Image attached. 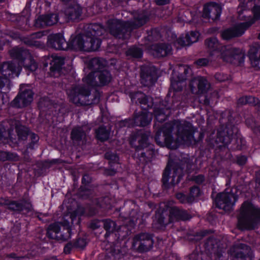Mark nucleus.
Segmentation results:
<instances>
[{"mask_svg":"<svg viewBox=\"0 0 260 260\" xmlns=\"http://www.w3.org/2000/svg\"><path fill=\"white\" fill-rule=\"evenodd\" d=\"M152 114L146 111L135 114L134 119L123 121L120 125L131 127L134 126H145L148 125L152 120Z\"/></svg>","mask_w":260,"mask_h":260,"instance_id":"4468645a","label":"nucleus"},{"mask_svg":"<svg viewBox=\"0 0 260 260\" xmlns=\"http://www.w3.org/2000/svg\"><path fill=\"white\" fill-rule=\"evenodd\" d=\"M191 164L187 160H181L169 164L162 174V181L164 185L168 186L170 183L172 185L178 184L184 171L188 170Z\"/></svg>","mask_w":260,"mask_h":260,"instance_id":"0eeeda50","label":"nucleus"},{"mask_svg":"<svg viewBox=\"0 0 260 260\" xmlns=\"http://www.w3.org/2000/svg\"><path fill=\"white\" fill-rule=\"evenodd\" d=\"M33 92L29 89H25L23 86L20 87V92L12 102L13 107L21 108L30 104L33 100Z\"/></svg>","mask_w":260,"mask_h":260,"instance_id":"dca6fc26","label":"nucleus"},{"mask_svg":"<svg viewBox=\"0 0 260 260\" xmlns=\"http://www.w3.org/2000/svg\"><path fill=\"white\" fill-rule=\"evenodd\" d=\"M10 84V81L8 78L0 77V90L4 89L5 91L9 90L11 87Z\"/></svg>","mask_w":260,"mask_h":260,"instance_id":"09e8293b","label":"nucleus"},{"mask_svg":"<svg viewBox=\"0 0 260 260\" xmlns=\"http://www.w3.org/2000/svg\"><path fill=\"white\" fill-rule=\"evenodd\" d=\"M215 78L219 82H224L228 80V76L226 75L217 73L215 75Z\"/></svg>","mask_w":260,"mask_h":260,"instance_id":"13d9d810","label":"nucleus"},{"mask_svg":"<svg viewBox=\"0 0 260 260\" xmlns=\"http://www.w3.org/2000/svg\"><path fill=\"white\" fill-rule=\"evenodd\" d=\"M149 136V132L144 131H139L132 135L131 144L135 147L137 152L148 147V139Z\"/></svg>","mask_w":260,"mask_h":260,"instance_id":"aec40b11","label":"nucleus"},{"mask_svg":"<svg viewBox=\"0 0 260 260\" xmlns=\"http://www.w3.org/2000/svg\"><path fill=\"white\" fill-rule=\"evenodd\" d=\"M0 71L6 78L10 77L13 74H15L17 76H18V73L16 72V66L14 63L11 61L4 62L0 66Z\"/></svg>","mask_w":260,"mask_h":260,"instance_id":"72a5a7b5","label":"nucleus"},{"mask_svg":"<svg viewBox=\"0 0 260 260\" xmlns=\"http://www.w3.org/2000/svg\"><path fill=\"white\" fill-rule=\"evenodd\" d=\"M192 180L197 183H202L205 180V177L203 175H199L192 177Z\"/></svg>","mask_w":260,"mask_h":260,"instance_id":"680f3d73","label":"nucleus"},{"mask_svg":"<svg viewBox=\"0 0 260 260\" xmlns=\"http://www.w3.org/2000/svg\"><path fill=\"white\" fill-rule=\"evenodd\" d=\"M190 260H203L202 253H192L189 256Z\"/></svg>","mask_w":260,"mask_h":260,"instance_id":"052dcab7","label":"nucleus"},{"mask_svg":"<svg viewBox=\"0 0 260 260\" xmlns=\"http://www.w3.org/2000/svg\"><path fill=\"white\" fill-rule=\"evenodd\" d=\"M48 46L56 50H65L68 44L60 34L49 35L48 37Z\"/></svg>","mask_w":260,"mask_h":260,"instance_id":"393cba45","label":"nucleus"},{"mask_svg":"<svg viewBox=\"0 0 260 260\" xmlns=\"http://www.w3.org/2000/svg\"><path fill=\"white\" fill-rule=\"evenodd\" d=\"M21 41L25 44L29 46H38L40 45V42L34 40L31 35L27 37H22L21 38Z\"/></svg>","mask_w":260,"mask_h":260,"instance_id":"49530a36","label":"nucleus"},{"mask_svg":"<svg viewBox=\"0 0 260 260\" xmlns=\"http://www.w3.org/2000/svg\"><path fill=\"white\" fill-rule=\"evenodd\" d=\"M178 105L175 106L173 100L169 101L165 99L160 103L159 107L155 108L154 111V114L156 120L159 122L164 121L168 116L170 114V110H175L177 109Z\"/></svg>","mask_w":260,"mask_h":260,"instance_id":"2eb2a0df","label":"nucleus"},{"mask_svg":"<svg viewBox=\"0 0 260 260\" xmlns=\"http://www.w3.org/2000/svg\"><path fill=\"white\" fill-rule=\"evenodd\" d=\"M76 218V214L75 212H71L70 215H67L64 217V221L62 225L66 227V229H70V223H73L74 219Z\"/></svg>","mask_w":260,"mask_h":260,"instance_id":"a18cd8bd","label":"nucleus"},{"mask_svg":"<svg viewBox=\"0 0 260 260\" xmlns=\"http://www.w3.org/2000/svg\"><path fill=\"white\" fill-rule=\"evenodd\" d=\"M260 222V209L250 203L245 202L240 208L238 227L240 230H250Z\"/></svg>","mask_w":260,"mask_h":260,"instance_id":"423d86ee","label":"nucleus"},{"mask_svg":"<svg viewBox=\"0 0 260 260\" xmlns=\"http://www.w3.org/2000/svg\"><path fill=\"white\" fill-rule=\"evenodd\" d=\"M247 6L244 2H241L237 8L238 19L244 21L234 26L227 28L221 32V36L223 40H229L234 38L241 36L252 24L260 19V5L254 6L252 9L253 16L243 15L244 11H246Z\"/></svg>","mask_w":260,"mask_h":260,"instance_id":"20e7f679","label":"nucleus"},{"mask_svg":"<svg viewBox=\"0 0 260 260\" xmlns=\"http://www.w3.org/2000/svg\"><path fill=\"white\" fill-rule=\"evenodd\" d=\"M210 83L204 77L198 76L193 78L190 82L189 86L192 93L203 94L207 92L210 88Z\"/></svg>","mask_w":260,"mask_h":260,"instance_id":"412c9836","label":"nucleus"},{"mask_svg":"<svg viewBox=\"0 0 260 260\" xmlns=\"http://www.w3.org/2000/svg\"><path fill=\"white\" fill-rule=\"evenodd\" d=\"M248 55L251 66L256 69H260V46L256 44L252 45Z\"/></svg>","mask_w":260,"mask_h":260,"instance_id":"7c9ffc66","label":"nucleus"},{"mask_svg":"<svg viewBox=\"0 0 260 260\" xmlns=\"http://www.w3.org/2000/svg\"><path fill=\"white\" fill-rule=\"evenodd\" d=\"M143 150V151H141L140 153L139 152H137V158L139 160L138 162L140 164L145 165L151 160L154 154V151L152 148L151 149L150 148H146L145 151L144 149Z\"/></svg>","mask_w":260,"mask_h":260,"instance_id":"e433bc0d","label":"nucleus"},{"mask_svg":"<svg viewBox=\"0 0 260 260\" xmlns=\"http://www.w3.org/2000/svg\"><path fill=\"white\" fill-rule=\"evenodd\" d=\"M177 199L183 204L185 203H192L191 202L189 201V197L184 194L182 193H178L176 195Z\"/></svg>","mask_w":260,"mask_h":260,"instance_id":"603ef678","label":"nucleus"},{"mask_svg":"<svg viewBox=\"0 0 260 260\" xmlns=\"http://www.w3.org/2000/svg\"><path fill=\"white\" fill-rule=\"evenodd\" d=\"M221 12V9L219 5L215 3H209L204 5L203 17L215 20L219 18Z\"/></svg>","mask_w":260,"mask_h":260,"instance_id":"5701e85b","label":"nucleus"},{"mask_svg":"<svg viewBox=\"0 0 260 260\" xmlns=\"http://www.w3.org/2000/svg\"><path fill=\"white\" fill-rule=\"evenodd\" d=\"M15 125L16 131L19 139L21 140H26L29 133L28 128L22 125H18L16 122Z\"/></svg>","mask_w":260,"mask_h":260,"instance_id":"79ce46f5","label":"nucleus"},{"mask_svg":"<svg viewBox=\"0 0 260 260\" xmlns=\"http://www.w3.org/2000/svg\"><path fill=\"white\" fill-rule=\"evenodd\" d=\"M170 213L173 222L179 220H189L191 218V216L187 211L177 207H171L170 209Z\"/></svg>","mask_w":260,"mask_h":260,"instance_id":"2f4dec72","label":"nucleus"},{"mask_svg":"<svg viewBox=\"0 0 260 260\" xmlns=\"http://www.w3.org/2000/svg\"><path fill=\"white\" fill-rule=\"evenodd\" d=\"M96 138L101 141H105L109 138L110 131L104 126H101L95 131Z\"/></svg>","mask_w":260,"mask_h":260,"instance_id":"58836bf2","label":"nucleus"},{"mask_svg":"<svg viewBox=\"0 0 260 260\" xmlns=\"http://www.w3.org/2000/svg\"><path fill=\"white\" fill-rule=\"evenodd\" d=\"M58 20L56 14L40 15L36 20L35 25L37 28H43L56 24Z\"/></svg>","mask_w":260,"mask_h":260,"instance_id":"a878e982","label":"nucleus"},{"mask_svg":"<svg viewBox=\"0 0 260 260\" xmlns=\"http://www.w3.org/2000/svg\"><path fill=\"white\" fill-rule=\"evenodd\" d=\"M107 61L101 58H94L90 61V66L95 71H101L107 65Z\"/></svg>","mask_w":260,"mask_h":260,"instance_id":"ea45409f","label":"nucleus"},{"mask_svg":"<svg viewBox=\"0 0 260 260\" xmlns=\"http://www.w3.org/2000/svg\"><path fill=\"white\" fill-rule=\"evenodd\" d=\"M131 99L132 100L135 101L136 103L138 102L142 108L145 111L153 105L152 98L148 97L141 92H137L132 95Z\"/></svg>","mask_w":260,"mask_h":260,"instance_id":"c85d7f7f","label":"nucleus"},{"mask_svg":"<svg viewBox=\"0 0 260 260\" xmlns=\"http://www.w3.org/2000/svg\"><path fill=\"white\" fill-rule=\"evenodd\" d=\"M199 37V33L195 31H191L185 35V37H180L177 41L176 43L180 46H185L191 45V44L197 42Z\"/></svg>","mask_w":260,"mask_h":260,"instance_id":"473e14b6","label":"nucleus"},{"mask_svg":"<svg viewBox=\"0 0 260 260\" xmlns=\"http://www.w3.org/2000/svg\"><path fill=\"white\" fill-rule=\"evenodd\" d=\"M60 223L58 222L50 224L47 230V236L51 239L58 241H65L68 240L71 236L70 229H66V232L63 234L60 232Z\"/></svg>","mask_w":260,"mask_h":260,"instance_id":"f3484780","label":"nucleus"},{"mask_svg":"<svg viewBox=\"0 0 260 260\" xmlns=\"http://www.w3.org/2000/svg\"><path fill=\"white\" fill-rule=\"evenodd\" d=\"M91 178L88 175H84L83 176L82 182L85 185L89 184L91 182Z\"/></svg>","mask_w":260,"mask_h":260,"instance_id":"338daca9","label":"nucleus"},{"mask_svg":"<svg viewBox=\"0 0 260 260\" xmlns=\"http://www.w3.org/2000/svg\"><path fill=\"white\" fill-rule=\"evenodd\" d=\"M101 226L100 221L98 220L92 221L89 224V227L92 230H95Z\"/></svg>","mask_w":260,"mask_h":260,"instance_id":"e2e57ef3","label":"nucleus"},{"mask_svg":"<svg viewBox=\"0 0 260 260\" xmlns=\"http://www.w3.org/2000/svg\"><path fill=\"white\" fill-rule=\"evenodd\" d=\"M105 157L106 159L110 160V162H117L119 160L117 155L115 153L111 151L107 152L105 154Z\"/></svg>","mask_w":260,"mask_h":260,"instance_id":"3c124183","label":"nucleus"},{"mask_svg":"<svg viewBox=\"0 0 260 260\" xmlns=\"http://www.w3.org/2000/svg\"><path fill=\"white\" fill-rule=\"evenodd\" d=\"M112 76L107 70L98 71L89 73L84 82L92 86H104L110 82Z\"/></svg>","mask_w":260,"mask_h":260,"instance_id":"f8f14e48","label":"nucleus"},{"mask_svg":"<svg viewBox=\"0 0 260 260\" xmlns=\"http://www.w3.org/2000/svg\"><path fill=\"white\" fill-rule=\"evenodd\" d=\"M233 260H251L252 251L249 246L244 244L234 245L230 250Z\"/></svg>","mask_w":260,"mask_h":260,"instance_id":"6ab92c4d","label":"nucleus"},{"mask_svg":"<svg viewBox=\"0 0 260 260\" xmlns=\"http://www.w3.org/2000/svg\"><path fill=\"white\" fill-rule=\"evenodd\" d=\"M87 127L85 126L74 127L71 132V139L75 144H83L87 141Z\"/></svg>","mask_w":260,"mask_h":260,"instance_id":"bb28decb","label":"nucleus"},{"mask_svg":"<svg viewBox=\"0 0 260 260\" xmlns=\"http://www.w3.org/2000/svg\"><path fill=\"white\" fill-rule=\"evenodd\" d=\"M31 35L32 36V38H34V40H35L37 39L41 38L44 35H45V31H41L36 32L31 34Z\"/></svg>","mask_w":260,"mask_h":260,"instance_id":"0e129e2a","label":"nucleus"},{"mask_svg":"<svg viewBox=\"0 0 260 260\" xmlns=\"http://www.w3.org/2000/svg\"><path fill=\"white\" fill-rule=\"evenodd\" d=\"M181 83L180 81L171 80V87L175 91H180L182 89Z\"/></svg>","mask_w":260,"mask_h":260,"instance_id":"4d7b16f0","label":"nucleus"},{"mask_svg":"<svg viewBox=\"0 0 260 260\" xmlns=\"http://www.w3.org/2000/svg\"><path fill=\"white\" fill-rule=\"evenodd\" d=\"M106 24L109 33L116 38L124 40L128 38L131 35L132 30L127 21L110 19L107 20Z\"/></svg>","mask_w":260,"mask_h":260,"instance_id":"6e6552de","label":"nucleus"},{"mask_svg":"<svg viewBox=\"0 0 260 260\" xmlns=\"http://www.w3.org/2000/svg\"><path fill=\"white\" fill-rule=\"evenodd\" d=\"M238 196L230 189L217 194L215 200L216 207L225 211H230L233 208Z\"/></svg>","mask_w":260,"mask_h":260,"instance_id":"9b49d317","label":"nucleus"},{"mask_svg":"<svg viewBox=\"0 0 260 260\" xmlns=\"http://www.w3.org/2000/svg\"><path fill=\"white\" fill-rule=\"evenodd\" d=\"M0 205L6 206L9 210L17 213L22 212L23 213H27L31 208L30 203L24 200H4L0 202Z\"/></svg>","mask_w":260,"mask_h":260,"instance_id":"a211bd4d","label":"nucleus"},{"mask_svg":"<svg viewBox=\"0 0 260 260\" xmlns=\"http://www.w3.org/2000/svg\"><path fill=\"white\" fill-rule=\"evenodd\" d=\"M82 13V8L78 5H74L68 7L66 10V14L68 18L72 20L80 18Z\"/></svg>","mask_w":260,"mask_h":260,"instance_id":"c9c22d12","label":"nucleus"},{"mask_svg":"<svg viewBox=\"0 0 260 260\" xmlns=\"http://www.w3.org/2000/svg\"><path fill=\"white\" fill-rule=\"evenodd\" d=\"M150 51L154 56L160 58L170 54L172 47L171 45L166 43L155 44L151 46Z\"/></svg>","mask_w":260,"mask_h":260,"instance_id":"cd10ccee","label":"nucleus"},{"mask_svg":"<svg viewBox=\"0 0 260 260\" xmlns=\"http://www.w3.org/2000/svg\"><path fill=\"white\" fill-rule=\"evenodd\" d=\"M154 240L152 235L148 233L138 234L133 238L132 248L140 253L150 251L153 247Z\"/></svg>","mask_w":260,"mask_h":260,"instance_id":"9d476101","label":"nucleus"},{"mask_svg":"<svg viewBox=\"0 0 260 260\" xmlns=\"http://www.w3.org/2000/svg\"><path fill=\"white\" fill-rule=\"evenodd\" d=\"M133 20L127 21L132 31L134 29L143 26L149 20V16L147 13L144 11L134 12L133 13Z\"/></svg>","mask_w":260,"mask_h":260,"instance_id":"b1692460","label":"nucleus"},{"mask_svg":"<svg viewBox=\"0 0 260 260\" xmlns=\"http://www.w3.org/2000/svg\"><path fill=\"white\" fill-rule=\"evenodd\" d=\"M30 138L31 139V143L28 145V148H29L30 149L34 148V145L39 140V137L37 135L31 133L30 134Z\"/></svg>","mask_w":260,"mask_h":260,"instance_id":"6e6d98bb","label":"nucleus"},{"mask_svg":"<svg viewBox=\"0 0 260 260\" xmlns=\"http://www.w3.org/2000/svg\"><path fill=\"white\" fill-rule=\"evenodd\" d=\"M143 51L141 49L137 47H132L126 52L127 56L134 58H141L142 56Z\"/></svg>","mask_w":260,"mask_h":260,"instance_id":"c03bdc74","label":"nucleus"},{"mask_svg":"<svg viewBox=\"0 0 260 260\" xmlns=\"http://www.w3.org/2000/svg\"><path fill=\"white\" fill-rule=\"evenodd\" d=\"M200 194V190L198 187L194 186L191 187L189 194L188 195L189 197V201L192 203L195 198L199 197Z\"/></svg>","mask_w":260,"mask_h":260,"instance_id":"de8ad7c7","label":"nucleus"},{"mask_svg":"<svg viewBox=\"0 0 260 260\" xmlns=\"http://www.w3.org/2000/svg\"><path fill=\"white\" fill-rule=\"evenodd\" d=\"M155 224H157V228H160L172 223V219L171 214L167 213L165 210H157L155 214Z\"/></svg>","mask_w":260,"mask_h":260,"instance_id":"c756f323","label":"nucleus"},{"mask_svg":"<svg viewBox=\"0 0 260 260\" xmlns=\"http://www.w3.org/2000/svg\"><path fill=\"white\" fill-rule=\"evenodd\" d=\"M156 80V73L154 68L144 67L141 69V83L144 86L152 85Z\"/></svg>","mask_w":260,"mask_h":260,"instance_id":"4be33fe9","label":"nucleus"},{"mask_svg":"<svg viewBox=\"0 0 260 260\" xmlns=\"http://www.w3.org/2000/svg\"><path fill=\"white\" fill-rule=\"evenodd\" d=\"M8 102L9 99L7 95L0 92V109H1L4 105L7 104Z\"/></svg>","mask_w":260,"mask_h":260,"instance_id":"bf43d9fd","label":"nucleus"},{"mask_svg":"<svg viewBox=\"0 0 260 260\" xmlns=\"http://www.w3.org/2000/svg\"><path fill=\"white\" fill-rule=\"evenodd\" d=\"M105 32V29L101 24H89L85 34L78 35L72 40V47L75 49L83 51H96L101 44V40L99 37L102 36Z\"/></svg>","mask_w":260,"mask_h":260,"instance_id":"7ed1b4c3","label":"nucleus"},{"mask_svg":"<svg viewBox=\"0 0 260 260\" xmlns=\"http://www.w3.org/2000/svg\"><path fill=\"white\" fill-rule=\"evenodd\" d=\"M247 161V158L245 156H239L237 157V163L240 165H244Z\"/></svg>","mask_w":260,"mask_h":260,"instance_id":"69168bd1","label":"nucleus"},{"mask_svg":"<svg viewBox=\"0 0 260 260\" xmlns=\"http://www.w3.org/2000/svg\"><path fill=\"white\" fill-rule=\"evenodd\" d=\"M205 44L214 60L221 58L224 61L231 63H241L244 61L245 53L242 50L230 45L221 46L216 38L206 39Z\"/></svg>","mask_w":260,"mask_h":260,"instance_id":"f03ea898","label":"nucleus"},{"mask_svg":"<svg viewBox=\"0 0 260 260\" xmlns=\"http://www.w3.org/2000/svg\"><path fill=\"white\" fill-rule=\"evenodd\" d=\"M197 132V129L191 123L176 121L173 125L167 123L159 128L156 133L155 140L158 145L175 149L180 144L189 145L201 140L203 136L201 133H199L198 138L194 137V135Z\"/></svg>","mask_w":260,"mask_h":260,"instance_id":"f257e3e1","label":"nucleus"},{"mask_svg":"<svg viewBox=\"0 0 260 260\" xmlns=\"http://www.w3.org/2000/svg\"><path fill=\"white\" fill-rule=\"evenodd\" d=\"M70 101L76 105H90L98 104L100 94L95 91L91 93L89 89L82 85L73 86L67 91Z\"/></svg>","mask_w":260,"mask_h":260,"instance_id":"39448f33","label":"nucleus"},{"mask_svg":"<svg viewBox=\"0 0 260 260\" xmlns=\"http://www.w3.org/2000/svg\"><path fill=\"white\" fill-rule=\"evenodd\" d=\"M106 250L108 254H111L115 258H119L120 255V246L118 244L108 243L106 245Z\"/></svg>","mask_w":260,"mask_h":260,"instance_id":"a19ab883","label":"nucleus"},{"mask_svg":"<svg viewBox=\"0 0 260 260\" xmlns=\"http://www.w3.org/2000/svg\"><path fill=\"white\" fill-rule=\"evenodd\" d=\"M74 247V244L73 245L71 243H69L67 244V245L65 246L64 248V252L66 253H69L71 251V249L72 247Z\"/></svg>","mask_w":260,"mask_h":260,"instance_id":"774afa93","label":"nucleus"},{"mask_svg":"<svg viewBox=\"0 0 260 260\" xmlns=\"http://www.w3.org/2000/svg\"><path fill=\"white\" fill-rule=\"evenodd\" d=\"M18 160V156L14 153L7 151H0V161L7 160L16 161Z\"/></svg>","mask_w":260,"mask_h":260,"instance_id":"37998d69","label":"nucleus"},{"mask_svg":"<svg viewBox=\"0 0 260 260\" xmlns=\"http://www.w3.org/2000/svg\"><path fill=\"white\" fill-rule=\"evenodd\" d=\"M228 117L230 123H228L225 126L223 125L221 126L218 129L215 140V142L217 144H229L233 139L236 137L238 133V128L231 123L233 118L232 117V113L230 111L228 112Z\"/></svg>","mask_w":260,"mask_h":260,"instance_id":"1a4fd4ad","label":"nucleus"},{"mask_svg":"<svg viewBox=\"0 0 260 260\" xmlns=\"http://www.w3.org/2000/svg\"><path fill=\"white\" fill-rule=\"evenodd\" d=\"M11 57L21 61H25L24 66L31 72L35 71L38 68V64L31 56L30 53L26 49L22 48L15 47L9 51Z\"/></svg>","mask_w":260,"mask_h":260,"instance_id":"ddd939ff","label":"nucleus"},{"mask_svg":"<svg viewBox=\"0 0 260 260\" xmlns=\"http://www.w3.org/2000/svg\"><path fill=\"white\" fill-rule=\"evenodd\" d=\"M87 243V239L85 237L79 238L74 243L75 247L80 249H83Z\"/></svg>","mask_w":260,"mask_h":260,"instance_id":"8fccbe9b","label":"nucleus"},{"mask_svg":"<svg viewBox=\"0 0 260 260\" xmlns=\"http://www.w3.org/2000/svg\"><path fill=\"white\" fill-rule=\"evenodd\" d=\"M209 60L206 58H202L197 60L194 63L199 67L206 66L209 63Z\"/></svg>","mask_w":260,"mask_h":260,"instance_id":"5fc2aeb1","label":"nucleus"},{"mask_svg":"<svg viewBox=\"0 0 260 260\" xmlns=\"http://www.w3.org/2000/svg\"><path fill=\"white\" fill-rule=\"evenodd\" d=\"M246 104H248L251 106H255L256 104H257V106L260 107V102H258V99L252 96H246Z\"/></svg>","mask_w":260,"mask_h":260,"instance_id":"864d4df0","label":"nucleus"},{"mask_svg":"<svg viewBox=\"0 0 260 260\" xmlns=\"http://www.w3.org/2000/svg\"><path fill=\"white\" fill-rule=\"evenodd\" d=\"M64 58L61 56H55L51 63L50 71L59 73L64 63Z\"/></svg>","mask_w":260,"mask_h":260,"instance_id":"4c0bfd02","label":"nucleus"},{"mask_svg":"<svg viewBox=\"0 0 260 260\" xmlns=\"http://www.w3.org/2000/svg\"><path fill=\"white\" fill-rule=\"evenodd\" d=\"M102 222L103 224V228L106 231V237L120 229V225H118L115 221L110 219H104L102 221Z\"/></svg>","mask_w":260,"mask_h":260,"instance_id":"f704fd0d","label":"nucleus"}]
</instances>
